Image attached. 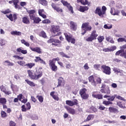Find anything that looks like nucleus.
Segmentation results:
<instances>
[{"label": "nucleus", "mask_w": 126, "mask_h": 126, "mask_svg": "<svg viewBox=\"0 0 126 126\" xmlns=\"http://www.w3.org/2000/svg\"><path fill=\"white\" fill-rule=\"evenodd\" d=\"M88 9H89V8L86 6H80L79 10L81 11V12H84V11H87Z\"/></svg>", "instance_id": "nucleus-21"}, {"label": "nucleus", "mask_w": 126, "mask_h": 126, "mask_svg": "<svg viewBox=\"0 0 126 126\" xmlns=\"http://www.w3.org/2000/svg\"><path fill=\"white\" fill-rule=\"evenodd\" d=\"M103 27L105 29H112L113 26L112 24H105Z\"/></svg>", "instance_id": "nucleus-37"}, {"label": "nucleus", "mask_w": 126, "mask_h": 126, "mask_svg": "<svg viewBox=\"0 0 126 126\" xmlns=\"http://www.w3.org/2000/svg\"><path fill=\"white\" fill-rule=\"evenodd\" d=\"M79 2H81L82 4H84V5H85L86 4H88V5H90V2H88V0H77Z\"/></svg>", "instance_id": "nucleus-23"}, {"label": "nucleus", "mask_w": 126, "mask_h": 126, "mask_svg": "<svg viewBox=\"0 0 126 126\" xmlns=\"http://www.w3.org/2000/svg\"><path fill=\"white\" fill-rule=\"evenodd\" d=\"M106 10H107V7H106V6H103L102 7L101 11L102 12H103V14H105Z\"/></svg>", "instance_id": "nucleus-53"}, {"label": "nucleus", "mask_w": 126, "mask_h": 126, "mask_svg": "<svg viewBox=\"0 0 126 126\" xmlns=\"http://www.w3.org/2000/svg\"><path fill=\"white\" fill-rule=\"evenodd\" d=\"M51 21L49 19H45L42 21V23L46 24L47 23H50Z\"/></svg>", "instance_id": "nucleus-62"}, {"label": "nucleus", "mask_w": 126, "mask_h": 126, "mask_svg": "<svg viewBox=\"0 0 126 126\" xmlns=\"http://www.w3.org/2000/svg\"><path fill=\"white\" fill-rule=\"evenodd\" d=\"M101 67V70L103 73H105L107 75H110L111 74V68L110 67L106 66V65H102Z\"/></svg>", "instance_id": "nucleus-4"}, {"label": "nucleus", "mask_w": 126, "mask_h": 126, "mask_svg": "<svg viewBox=\"0 0 126 126\" xmlns=\"http://www.w3.org/2000/svg\"><path fill=\"white\" fill-rule=\"evenodd\" d=\"M100 65L98 64H95L94 65V68L97 70H100Z\"/></svg>", "instance_id": "nucleus-44"}, {"label": "nucleus", "mask_w": 126, "mask_h": 126, "mask_svg": "<svg viewBox=\"0 0 126 126\" xmlns=\"http://www.w3.org/2000/svg\"><path fill=\"white\" fill-rule=\"evenodd\" d=\"M58 84L57 85V87H60L61 86V85H64V80L63 79V77H60L58 79Z\"/></svg>", "instance_id": "nucleus-15"}, {"label": "nucleus", "mask_w": 126, "mask_h": 126, "mask_svg": "<svg viewBox=\"0 0 126 126\" xmlns=\"http://www.w3.org/2000/svg\"><path fill=\"white\" fill-rule=\"evenodd\" d=\"M18 98L20 101H21V102H22V103H24V104L27 102V99L23 97V95L22 94L19 95L18 96Z\"/></svg>", "instance_id": "nucleus-20"}, {"label": "nucleus", "mask_w": 126, "mask_h": 126, "mask_svg": "<svg viewBox=\"0 0 126 126\" xmlns=\"http://www.w3.org/2000/svg\"><path fill=\"white\" fill-rule=\"evenodd\" d=\"M17 63H18V64H19V65H21V66H26V63L23 61H18Z\"/></svg>", "instance_id": "nucleus-34"}, {"label": "nucleus", "mask_w": 126, "mask_h": 126, "mask_svg": "<svg viewBox=\"0 0 126 126\" xmlns=\"http://www.w3.org/2000/svg\"><path fill=\"white\" fill-rule=\"evenodd\" d=\"M88 79L89 80V82L91 83L92 85H93L94 86H96V85H97V82H95V80H94V76H93V75L90 76L88 78Z\"/></svg>", "instance_id": "nucleus-14"}, {"label": "nucleus", "mask_w": 126, "mask_h": 126, "mask_svg": "<svg viewBox=\"0 0 126 126\" xmlns=\"http://www.w3.org/2000/svg\"><path fill=\"white\" fill-rule=\"evenodd\" d=\"M61 31L60 30V26H52L51 28V32L55 36H60L61 35Z\"/></svg>", "instance_id": "nucleus-2"}, {"label": "nucleus", "mask_w": 126, "mask_h": 126, "mask_svg": "<svg viewBox=\"0 0 126 126\" xmlns=\"http://www.w3.org/2000/svg\"><path fill=\"white\" fill-rule=\"evenodd\" d=\"M9 126H16V124L13 121H10Z\"/></svg>", "instance_id": "nucleus-64"}, {"label": "nucleus", "mask_w": 126, "mask_h": 126, "mask_svg": "<svg viewBox=\"0 0 126 126\" xmlns=\"http://www.w3.org/2000/svg\"><path fill=\"white\" fill-rule=\"evenodd\" d=\"M64 35L68 43H71V44H75V39L72 37V35L71 34L65 33H64Z\"/></svg>", "instance_id": "nucleus-3"}, {"label": "nucleus", "mask_w": 126, "mask_h": 126, "mask_svg": "<svg viewBox=\"0 0 126 126\" xmlns=\"http://www.w3.org/2000/svg\"><path fill=\"white\" fill-rule=\"evenodd\" d=\"M39 35L40 37H42L43 38H47V35L46 34V32L44 31H41Z\"/></svg>", "instance_id": "nucleus-35"}, {"label": "nucleus", "mask_w": 126, "mask_h": 126, "mask_svg": "<svg viewBox=\"0 0 126 126\" xmlns=\"http://www.w3.org/2000/svg\"><path fill=\"white\" fill-rule=\"evenodd\" d=\"M22 47L18 48L16 50L17 53H21L23 54V55H26L27 54V50H23Z\"/></svg>", "instance_id": "nucleus-18"}, {"label": "nucleus", "mask_w": 126, "mask_h": 126, "mask_svg": "<svg viewBox=\"0 0 126 126\" xmlns=\"http://www.w3.org/2000/svg\"><path fill=\"white\" fill-rule=\"evenodd\" d=\"M11 35H16V36H21L22 33L20 32L17 31H12L11 32Z\"/></svg>", "instance_id": "nucleus-25"}, {"label": "nucleus", "mask_w": 126, "mask_h": 126, "mask_svg": "<svg viewBox=\"0 0 126 126\" xmlns=\"http://www.w3.org/2000/svg\"><path fill=\"white\" fill-rule=\"evenodd\" d=\"M65 64H66L65 67L67 69H69L71 68V64H70L69 63H66Z\"/></svg>", "instance_id": "nucleus-57"}, {"label": "nucleus", "mask_w": 126, "mask_h": 126, "mask_svg": "<svg viewBox=\"0 0 126 126\" xmlns=\"http://www.w3.org/2000/svg\"><path fill=\"white\" fill-rule=\"evenodd\" d=\"M104 36H99L97 37V40L99 43H102L104 41Z\"/></svg>", "instance_id": "nucleus-41"}, {"label": "nucleus", "mask_w": 126, "mask_h": 126, "mask_svg": "<svg viewBox=\"0 0 126 126\" xmlns=\"http://www.w3.org/2000/svg\"><path fill=\"white\" fill-rule=\"evenodd\" d=\"M27 12L29 14L34 15V13L36 12V11H35L34 10H31L27 11Z\"/></svg>", "instance_id": "nucleus-51"}, {"label": "nucleus", "mask_w": 126, "mask_h": 126, "mask_svg": "<svg viewBox=\"0 0 126 126\" xmlns=\"http://www.w3.org/2000/svg\"><path fill=\"white\" fill-rule=\"evenodd\" d=\"M60 61L59 58H54L52 60H50L49 62H51L52 63H56V62H59Z\"/></svg>", "instance_id": "nucleus-49"}, {"label": "nucleus", "mask_w": 126, "mask_h": 126, "mask_svg": "<svg viewBox=\"0 0 126 126\" xmlns=\"http://www.w3.org/2000/svg\"><path fill=\"white\" fill-rule=\"evenodd\" d=\"M106 40L107 42H110L111 44H114L115 43V41L113 39V37L111 36H108L106 37Z\"/></svg>", "instance_id": "nucleus-26"}, {"label": "nucleus", "mask_w": 126, "mask_h": 126, "mask_svg": "<svg viewBox=\"0 0 126 126\" xmlns=\"http://www.w3.org/2000/svg\"><path fill=\"white\" fill-rule=\"evenodd\" d=\"M95 14H97L100 16V17H104V15H105L104 14V12L102 11V10H101V7H97L95 11Z\"/></svg>", "instance_id": "nucleus-7"}, {"label": "nucleus", "mask_w": 126, "mask_h": 126, "mask_svg": "<svg viewBox=\"0 0 126 126\" xmlns=\"http://www.w3.org/2000/svg\"><path fill=\"white\" fill-rule=\"evenodd\" d=\"M81 96L83 99H84L85 100L87 99L89 97L88 94H82Z\"/></svg>", "instance_id": "nucleus-47"}, {"label": "nucleus", "mask_w": 126, "mask_h": 126, "mask_svg": "<svg viewBox=\"0 0 126 126\" xmlns=\"http://www.w3.org/2000/svg\"><path fill=\"white\" fill-rule=\"evenodd\" d=\"M32 120H38L39 119V117H38V116L34 115L32 117Z\"/></svg>", "instance_id": "nucleus-63"}, {"label": "nucleus", "mask_w": 126, "mask_h": 126, "mask_svg": "<svg viewBox=\"0 0 126 126\" xmlns=\"http://www.w3.org/2000/svg\"><path fill=\"white\" fill-rule=\"evenodd\" d=\"M49 65L53 71H57L58 70V66L56 65V63L49 61Z\"/></svg>", "instance_id": "nucleus-10"}, {"label": "nucleus", "mask_w": 126, "mask_h": 126, "mask_svg": "<svg viewBox=\"0 0 126 126\" xmlns=\"http://www.w3.org/2000/svg\"><path fill=\"white\" fill-rule=\"evenodd\" d=\"M86 91H87L86 89H85V88L80 90V95H83L84 94H86Z\"/></svg>", "instance_id": "nucleus-43"}, {"label": "nucleus", "mask_w": 126, "mask_h": 126, "mask_svg": "<svg viewBox=\"0 0 126 126\" xmlns=\"http://www.w3.org/2000/svg\"><path fill=\"white\" fill-rule=\"evenodd\" d=\"M100 92L104 93V94H110V93H111V91H110V88H109L108 86L102 85L100 90Z\"/></svg>", "instance_id": "nucleus-5"}, {"label": "nucleus", "mask_w": 126, "mask_h": 126, "mask_svg": "<svg viewBox=\"0 0 126 126\" xmlns=\"http://www.w3.org/2000/svg\"><path fill=\"white\" fill-rule=\"evenodd\" d=\"M113 15H119L120 14V11L119 10H114Z\"/></svg>", "instance_id": "nucleus-55"}, {"label": "nucleus", "mask_w": 126, "mask_h": 126, "mask_svg": "<svg viewBox=\"0 0 126 126\" xmlns=\"http://www.w3.org/2000/svg\"><path fill=\"white\" fill-rule=\"evenodd\" d=\"M113 71H114V72H116L117 73H119V72H121V70L116 67L113 68Z\"/></svg>", "instance_id": "nucleus-58"}, {"label": "nucleus", "mask_w": 126, "mask_h": 126, "mask_svg": "<svg viewBox=\"0 0 126 126\" xmlns=\"http://www.w3.org/2000/svg\"><path fill=\"white\" fill-rule=\"evenodd\" d=\"M41 21V19L38 17H35L34 18V19L33 20V23L38 24V23H39V22Z\"/></svg>", "instance_id": "nucleus-32"}, {"label": "nucleus", "mask_w": 126, "mask_h": 126, "mask_svg": "<svg viewBox=\"0 0 126 126\" xmlns=\"http://www.w3.org/2000/svg\"><path fill=\"white\" fill-rule=\"evenodd\" d=\"M89 23H84L82 25V29H85L86 31H91L92 29V27H91V26L89 25Z\"/></svg>", "instance_id": "nucleus-8"}, {"label": "nucleus", "mask_w": 126, "mask_h": 126, "mask_svg": "<svg viewBox=\"0 0 126 126\" xmlns=\"http://www.w3.org/2000/svg\"><path fill=\"white\" fill-rule=\"evenodd\" d=\"M3 64L5 65V66H13L14 65V64L13 63L11 62L9 60H6L4 62Z\"/></svg>", "instance_id": "nucleus-16"}, {"label": "nucleus", "mask_w": 126, "mask_h": 126, "mask_svg": "<svg viewBox=\"0 0 126 126\" xmlns=\"http://www.w3.org/2000/svg\"><path fill=\"white\" fill-rule=\"evenodd\" d=\"M30 49H31L32 52H36V53H37V54H42V49H41L40 47H36L34 48L30 47Z\"/></svg>", "instance_id": "nucleus-12"}, {"label": "nucleus", "mask_w": 126, "mask_h": 126, "mask_svg": "<svg viewBox=\"0 0 126 126\" xmlns=\"http://www.w3.org/2000/svg\"><path fill=\"white\" fill-rule=\"evenodd\" d=\"M36 97L37 98L38 101L40 102V103H43V101H44V98L41 95H37L36 96Z\"/></svg>", "instance_id": "nucleus-39"}, {"label": "nucleus", "mask_w": 126, "mask_h": 126, "mask_svg": "<svg viewBox=\"0 0 126 126\" xmlns=\"http://www.w3.org/2000/svg\"><path fill=\"white\" fill-rule=\"evenodd\" d=\"M124 49H121L120 50H119L118 51H117L116 53V56H119V55H120V54H123V53H124Z\"/></svg>", "instance_id": "nucleus-50"}, {"label": "nucleus", "mask_w": 126, "mask_h": 126, "mask_svg": "<svg viewBox=\"0 0 126 126\" xmlns=\"http://www.w3.org/2000/svg\"><path fill=\"white\" fill-rule=\"evenodd\" d=\"M0 103L2 104V105H4L6 103V99L5 98H0Z\"/></svg>", "instance_id": "nucleus-40"}, {"label": "nucleus", "mask_w": 126, "mask_h": 126, "mask_svg": "<svg viewBox=\"0 0 126 126\" xmlns=\"http://www.w3.org/2000/svg\"><path fill=\"white\" fill-rule=\"evenodd\" d=\"M51 6H52L53 8L55 9V10H56L57 12L61 13L63 11V9H61V8L56 6V4H55L54 3H52L51 4Z\"/></svg>", "instance_id": "nucleus-17"}, {"label": "nucleus", "mask_w": 126, "mask_h": 126, "mask_svg": "<svg viewBox=\"0 0 126 126\" xmlns=\"http://www.w3.org/2000/svg\"><path fill=\"white\" fill-rule=\"evenodd\" d=\"M117 49V47L116 46H113L110 48H109V50L110 51V52H113L114 51H115V50H116Z\"/></svg>", "instance_id": "nucleus-60"}, {"label": "nucleus", "mask_w": 126, "mask_h": 126, "mask_svg": "<svg viewBox=\"0 0 126 126\" xmlns=\"http://www.w3.org/2000/svg\"><path fill=\"white\" fill-rule=\"evenodd\" d=\"M34 62H35V63H41V64H46V62L39 57H35Z\"/></svg>", "instance_id": "nucleus-13"}, {"label": "nucleus", "mask_w": 126, "mask_h": 126, "mask_svg": "<svg viewBox=\"0 0 126 126\" xmlns=\"http://www.w3.org/2000/svg\"><path fill=\"white\" fill-rule=\"evenodd\" d=\"M61 42L59 40L54 39L52 45H53L54 46H58V44H61Z\"/></svg>", "instance_id": "nucleus-31"}, {"label": "nucleus", "mask_w": 126, "mask_h": 126, "mask_svg": "<svg viewBox=\"0 0 126 126\" xmlns=\"http://www.w3.org/2000/svg\"><path fill=\"white\" fill-rule=\"evenodd\" d=\"M61 2H62V3H63V5H64L65 6H66L67 7L68 10L70 11H71V13H73L74 12L73 11V8L72 7V6H71V5H70V4L68 3V2H67V1L63 0H62Z\"/></svg>", "instance_id": "nucleus-6"}, {"label": "nucleus", "mask_w": 126, "mask_h": 126, "mask_svg": "<svg viewBox=\"0 0 126 126\" xmlns=\"http://www.w3.org/2000/svg\"><path fill=\"white\" fill-rule=\"evenodd\" d=\"M59 55H60V56H61V57H62V58H66V59H70V57L66 55L63 52H59Z\"/></svg>", "instance_id": "nucleus-30"}, {"label": "nucleus", "mask_w": 126, "mask_h": 126, "mask_svg": "<svg viewBox=\"0 0 126 126\" xmlns=\"http://www.w3.org/2000/svg\"><path fill=\"white\" fill-rule=\"evenodd\" d=\"M109 111L110 112V113H118L119 111H118V109L116 108H115L114 107H110L109 108Z\"/></svg>", "instance_id": "nucleus-27"}, {"label": "nucleus", "mask_w": 126, "mask_h": 126, "mask_svg": "<svg viewBox=\"0 0 126 126\" xmlns=\"http://www.w3.org/2000/svg\"><path fill=\"white\" fill-rule=\"evenodd\" d=\"M1 12L2 13H3V14H7V13H9V12H10V10H9V9H7L5 11H2Z\"/></svg>", "instance_id": "nucleus-56"}, {"label": "nucleus", "mask_w": 126, "mask_h": 126, "mask_svg": "<svg viewBox=\"0 0 126 126\" xmlns=\"http://www.w3.org/2000/svg\"><path fill=\"white\" fill-rule=\"evenodd\" d=\"M22 22L25 24H30V21H29L28 17H24L22 18Z\"/></svg>", "instance_id": "nucleus-22"}, {"label": "nucleus", "mask_w": 126, "mask_h": 126, "mask_svg": "<svg viewBox=\"0 0 126 126\" xmlns=\"http://www.w3.org/2000/svg\"><path fill=\"white\" fill-rule=\"evenodd\" d=\"M35 65V63H29L28 64H26V66H28L29 68H32V66Z\"/></svg>", "instance_id": "nucleus-42"}, {"label": "nucleus", "mask_w": 126, "mask_h": 126, "mask_svg": "<svg viewBox=\"0 0 126 126\" xmlns=\"http://www.w3.org/2000/svg\"><path fill=\"white\" fill-rule=\"evenodd\" d=\"M25 81H26V82H27V83H28L29 84V85H30V86L34 87L35 86V84L33 83V82H31L29 80H26Z\"/></svg>", "instance_id": "nucleus-33"}, {"label": "nucleus", "mask_w": 126, "mask_h": 126, "mask_svg": "<svg viewBox=\"0 0 126 126\" xmlns=\"http://www.w3.org/2000/svg\"><path fill=\"white\" fill-rule=\"evenodd\" d=\"M70 30L73 31H76V29H77V24L73 21H71L70 22Z\"/></svg>", "instance_id": "nucleus-9"}, {"label": "nucleus", "mask_w": 126, "mask_h": 126, "mask_svg": "<svg viewBox=\"0 0 126 126\" xmlns=\"http://www.w3.org/2000/svg\"><path fill=\"white\" fill-rule=\"evenodd\" d=\"M29 16L31 20H34L36 17H35V15L29 14Z\"/></svg>", "instance_id": "nucleus-54"}, {"label": "nucleus", "mask_w": 126, "mask_h": 126, "mask_svg": "<svg viewBox=\"0 0 126 126\" xmlns=\"http://www.w3.org/2000/svg\"><path fill=\"white\" fill-rule=\"evenodd\" d=\"M94 119V115H89L88 116L87 118L86 119L87 122H89V121H91Z\"/></svg>", "instance_id": "nucleus-36"}, {"label": "nucleus", "mask_w": 126, "mask_h": 126, "mask_svg": "<svg viewBox=\"0 0 126 126\" xmlns=\"http://www.w3.org/2000/svg\"><path fill=\"white\" fill-rule=\"evenodd\" d=\"M0 91H2V92H3V93L6 90V88H5V86L3 85H1L0 86Z\"/></svg>", "instance_id": "nucleus-46"}, {"label": "nucleus", "mask_w": 126, "mask_h": 126, "mask_svg": "<svg viewBox=\"0 0 126 126\" xmlns=\"http://www.w3.org/2000/svg\"><path fill=\"white\" fill-rule=\"evenodd\" d=\"M65 109H66L68 113L71 114V115H74L75 114V110L68 106H65Z\"/></svg>", "instance_id": "nucleus-19"}, {"label": "nucleus", "mask_w": 126, "mask_h": 126, "mask_svg": "<svg viewBox=\"0 0 126 126\" xmlns=\"http://www.w3.org/2000/svg\"><path fill=\"white\" fill-rule=\"evenodd\" d=\"M11 88L12 90H13V91H14V90H15V91H17L18 90V87H17V86L14 85L13 84H12L11 85Z\"/></svg>", "instance_id": "nucleus-38"}, {"label": "nucleus", "mask_w": 126, "mask_h": 126, "mask_svg": "<svg viewBox=\"0 0 126 126\" xmlns=\"http://www.w3.org/2000/svg\"><path fill=\"white\" fill-rule=\"evenodd\" d=\"M38 1L40 4L44 6H46L48 5V2L46 0H38Z\"/></svg>", "instance_id": "nucleus-28"}, {"label": "nucleus", "mask_w": 126, "mask_h": 126, "mask_svg": "<svg viewBox=\"0 0 126 126\" xmlns=\"http://www.w3.org/2000/svg\"><path fill=\"white\" fill-rule=\"evenodd\" d=\"M41 69L42 68H39L34 72V71H32L30 70H28V73L29 77H30L31 79L38 80V79H39L40 77H42V76L43 75V72Z\"/></svg>", "instance_id": "nucleus-1"}, {"label": "nucleus", "mask_w": 126, "mask_h": 126, "mask_svg": "<svg viewBox=\"0 0 126 126\" xmlns=\"http://www.w3.org/2000/svg\"><path fill=\"white\" fill-rule=\"evenodd\" d=\"M0 45L1 46H4L5 45V40L2 39H0Z\"/></svg>", "instance_id": "nucleus-48"}, {"label": "nucleus", "mask_w": 126, "mask_h": 126, "mask_svg": "<svg viewBox=\"0 0 126 126\" xmlns=\"http://www.w3.org/2000/svg\"><path fill=\"white\" fill-rule=\"evenodd\" d=\"M66 104L68 106H70L71 107H72V106H74V105H76L77 104V100L75 99L73 101L66 100Z\"/></svg>", "instance_id": "nucleus-11"}, {"label": "nucleus", "mask_w": 126, "mask_h": 126, "mask_svg": "<svg viewBox=\"0 0 126 126\" xmlns=\"http://www.w3.org/2000/svg\"><path fill=\"white\" fill-rule=\"evenodd\" d=\"M115 98H116V96L115 95H113L112 96H110L107 98V100L108 101H114L115 100Z\"/></svg>", "instance_id": "nucleus-52"}, {"label": "nucleus", "mask_w": 126, "mask_h": 126, "mask_svg": "<svg viewBox=\"0 0 126 126\" xmlns=\"http://www.w3.org/2000/svg\"><path fill=\"white\" fill-rule=\"evenodd\" d=\"M92 96L94 98H96V99H103V95L101 94H94V93H93L92 94Z\"/></svg>", "instance_id": "nucleus-24"}, {"label": "nucleus", "mask_w": 126, "mask_h": 126, "mask_svg": "<svg viewBox=\"0 0 126 126\" xmlns=\"http://www.w3.org/2000/svg\"><path fill=\"white\" fill-rule=\"evenodd\" d=\"M93 40L95 39H94V37H93L91 35L86 39V41H87V42H92Z\"/></svg>", "instance_id": "nucleus-45"}, {"label": "nucleus", "mask_w": 126, "mask_h": 126, "mask_svg": "<svg viewBox=\"0 0 126 126\" xmlns=\"http://www.w3.org/2000/svg\"><path fill=\"white\" fill-rule=\"evenodd\" d=\"M84 68L85 69V70H88L89 69V66H88V63H86L85 65H84Z\"/></svg>", "instance_id": "nucleus-61"}, {"label": "nucleus", "mask_w": 126, "mask_h": 126, "mask_svg": "<svg viewBox=\"0 0 126 126\" xmlns=\"http://www.w3.org/2000/svg\"><path fill=\"white\" fill-rule=\"evenodd\" d=\"M1 116L2 118H6V113L4 111H1Z\"/></svg>", "instance_id": "nucleus-59"}, {"label": "nucleus", "mask_w": 126, "mask_h": 126, "mask_svg": "<svg viewBox=\"0 0 126 126\" xmlns=\"http://www.w3.org/2000/svg\"><path fill=\"white\" fill-rule=\"evenodd\" d=\"M91 36H92L94 40H96V37L98 36V35L96 33V30H94L92 32Z\"/></svg>", "instance_id": "nucleus-29"}]
</instances>
